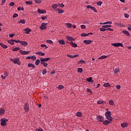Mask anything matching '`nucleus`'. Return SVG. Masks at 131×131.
I'll list each match as a JSON object with an SVG mask.
<instances>
[{"label":"nucleus","mask_w":131,"mask_h":131,"mask_svg":"<svg viewBox=\"0 0 131 131\" xmlns=\"http://www.w3.org/2000/svg\"><path fill=\"white\" fill-rule=\"evenodd\" d=\"M20 50V48L19 47H16L12 49V51L14 52H17V51H19Z\"/></svg>","instance_id":"nucleus-36"},{"label":"nucleus","mask_w":131,"mask_h":131,"mask_svg":"<svg viewBox=\"0 0 131 131\" xmlns=\"http://www.w3.org/2000/svg\"><path fill=\"white\" fill-rule=\"evenodd\" d=\"M106 102L104 101L99 100L97 101V104H105Z\"/></svg>","instance_id":"nucleus-30"},{"label":"nucleus","mask_w":131,"mask_h":131,"mask_svg":"<svg viewBox=\"0 0 131 131\" xmlns=\"http://www.w3.org/2000/svg\"><path fill=\"white\" fill-rule=\"evenodd\" d=\"M106 119H107L108 120H110L109 121H112V120H113V118H112L111 117V116H109L108 117H106Z\"/></svg>","instance_id":"nucleus-29"},{"label":"nucleus","mask_w":131,"mask_h":131,"mask_svg":"<svg viewBox=\"0 0 131 131\" xmlns=\"http://www.w3.org/2000/svg\"><path fill=\"white\" fill-rule=\"evenodd\" d=\"M97 120H98V121H100V122L104 121V117H102V116H98L97 117Z\"/></svg>","instance_id":"nucleus-6"},{"label":"nucleus","mask_w":131,"mask_h":131,"mask_svg":"<svg viewBox=\"0 0 131 131\" xmlns=\"http://www.w3.org/2000/svg\"><path fill=\"white\" fill-rule=\"evenodd\" d=\"M53 9H57L58 8V5L57 4H54L52 5Z\"/></svg>","instance_id":"nucleus-44"},{"label":"nucleus","mask_w":131,"mask_h":131,"mask_svg":"<svg viewBox=\"0 0 131 131\" xmlns=\"http://www.w3.org/2000/svg\"><path fill=\"white\" fill-rule=\"evenodd\" d=\"M66 26H68V28H71L72 27V25L70 23H66Z\"/></svg>","instance_id":"nucleus-35"},{"label":"nucleus","mask_w":131,"mask_h":131,"mask_svg":"<svg viewBox=\"0 0 131 131\" xmlns=\"http://www.w3.org/2000/svg\"><path fill=\"white\" fill-rule=\"evenodd\" d=\"M28 66L29 67H32V68H34V69L35 68V65H34V64H33L32 63H29L28 64Z\"/></svg>","instance_id":"nucleus-32"},{"label":"nucleus","mask_w":131,"mask_h":131,"mask_svg":"<svg viewBox=\"0 0 131 131\" xmlns=\"http://www.w3.org/2000/svg\"><path fill=\"white\" fill-rule=\"evenodd\" d=\"M15 5V3H14V2H11L9 4V6L10 7H13V6H14Z\"/></svg>","instance_id":"nucleus-57"},{"label":"nucleus","mask_w":131,"mask_h":131,"mask_svg":"<svg viewBox=\"0 0 131 131\" xmlns=\"http://www.w3.org/2000/svg\"><path fill=\"white\" fill-rule=\"evenodd\" d=\"M10 61H11V62H12L14 64H17L19 66L21 64V63H20V60L18 58H15V59L11 58Z\"/></svg>","instance_id":"nucleus-1"},{"label":"nucleus","mask_w":131,"mask_h":131,"mask_svg":"<svg viewBox=\"0 0 131 131\" xmlns=\"http://www.w3.org/2000/svg\"><path fill=\"white\" fill-rule=\"evenodd\" d=\"M15 36V34H9V37H14Z\"/></svg>","instance_id":"nucleus-62"},{"label":"nucleus","mask_w":131,"mask_h":131,"mask_svg":"<svg viewBox=\"0 0 131 131\" xmlns=\"http://www.w3.org/2000/svg\"><path fill=\"white\" fill-rule=\"evenodd\" d=\"M68 57H69V58H74V55H71L69 54H67Z\"/></svg>","instance_id":"nucleus-61"},{"label":"nucleus","mask_w":131,"mask_h":131,"mask_svg":"<svg viewBox=\"0 0 131 131\" xmlns=\"http://www.w3.org/2000/svg\"><path fill=\"white\" fill-rule=\"evenodd\" d=\"M18 23H21V24H25V23H26V20H25V19H21L18 21Z\"/></svg>","instance_id":"nucleus-24"},{"label":"nucleus","mask_w":131,"mask_h":131,"mask_svg":"<svg viewBox=\"0 0 131 131\" xmlns=\"http://www.w3.org/2000/svg\"><path fill=\"white\" fill-rule=\"evenodd\" d=\"M13 41H14V42H16L17 43L20 42L21 41H20V40H13Z\"/></svg>","instance_id":"nucleus-58"},{"label":"nucleus","mask_w":131,"mask_h":131,"mask_svg":"<svg viewBox=\"0 0 131 131\" xmlns=\"http://www.w3.org/2000/svg\"><path fill=\"white\" fill-rule=\"evenodd\" d=\"M112 46L115 47L116 48L118 47H121L122 48H123V44L121 43H112Z\"/></svg>","instance_id":"nucleus-3"},{"label":"nucleus","mask_w":131,"mask_h":131,"mask_svg":"<svg viewBox=\"0 0 131 131\" xmlns=\"http://www.w3.org/2000/svg\"><path fill=\"white\" fill-rule=\"evenodd\" d=\"M8 43H10V45H14V39H11L8 41Z\"/></svg>","instance_id":"nucleus-34"},{"label":"nucleus","mask_w":131,"mask_h":131,"mask_svg":"<svg viewBox=\"0 0 131 131\" xmlns=\"http://www.w3.org/2000/svg\"><path fill=\"white\" fill-rule=\"evenodd\" d=\"M35 131H44L43 129L39 127L38 128L36 129Z\"/></svg>","instance_id":"nucleus-47"},{"label":"nucleus","mask_w":131,"mask_h":131,"mask_svg":"<svg viewBox=\"0 0 131 131\" xmlns=\"http://www.w3.org/2000/svg\"><path fill=\"white\" fill-rule=\"evenodd\" d=\"M103 86H104V88H109V86H111V85L109 83H105L103 84Z\"/></svg>","instance_id":"nucleus-28"},{"label":"nucleus","mask_w":131,"mask_h":131,"mask_svg":"<svg viewBox=\"0 0 131 131\" xmlns=\"http://www.w3.org/2000/svg\"><path fill=\"white\" fill-rule=\"evenodd\" d=\"M33 58V56H28L26 57V59H32Z\"/></svg>","instance_id":"nucleus-59"},{"label":"nucleus","mask_w":131,"mask_h":131,"mask_svg":"<svg viewBox=\"0 0 131 131\" xmlns=\"http://www.w3.org/2000/svg\"><path fill=\"white\" fill-rule=\"evenodd\" d=\"M17 11H24V8L18 7Z\"/></svg>","instance_id":"nucleus-45"},{"label":"nucleus","mask_w":131,"mask_h":131,"mask_svg":"<svg viewBox=\"0 0 131 131\" xmlns=\"http://www.w3.org/2000/svg\"><path fill=\"white\" fill-rule=\"evenodd\" d=\"M128 125V124L127 123H123L121 124V126H122L123 128L126 127Z\"/></svg>","instance_id":"nucleus-20"},{"label":"nucleus","mask_w":131,"mask_h":131,"mask_svg":"<svg viewBox=\"0 0 131 131\" xmlns=\"http://www.w3.org/2000/svg\"><path fill=\"white\" fill-rule=\"evenodd\" d=\"M24 110H25V112H28V111H29V105L28 104H25Z\"/></svg>","instance_id":"nucleus-8"},{"label":"nucleus","mask_w":131,"mask_h":131,"mask_svg":"<svg viewBox=\"0 0 131 131\" xmlns=\"http://www.w3.org/2000/svg\"><path fill=\"white\" fill-rule=\"evenodd\" d=\"M123 32L124 33V34H125L126 35H127L128 36H129L130 35L128 31L126 30L123 31Z\"/></svg>","instance_id":"nucleus-33"},{"label":"nucleus","mask_w":131,"mask_h":131,"mask_svg":"<svg viewBox=\"0 0 131 131\" xmlns=\"http://www.w3.org/2000/svg\"><path fill=\"white\" fill-rule=\"evenodd\" d=\"M58 42L59 45H61V46H63V45H65V41H64V40H59Z\"/></svg>","instance_id":"nucleus-17"},{"label":"nucleus","mask_w":131,"mask_h":131,"mask_svg":"<svg viewBox=\"0 0 131 131\" xmlns=\"http://www.w3.org/2000/svg\"><path fill=\"white\" fill-rule=\"evenodd\" d=\"M114 72L115 74H119V73L120 72V70L119 69H115L114 70Z\"/></svg>","instance_id":"nucleus-21"},{"label":"nucleus","mask_w":131,"mask_h":131,"mask_svg":"<svg viewBox=\"0 0 131 131\" xmlns=\"http://www.w3.org/2000/svg\"><path fill=\"white\" fill-rule=\"evenodd\" d=\"M86 81H88V82H94V81H93V78L92 77L87 78Z\"/></svg>","instance_id":"nucleus-18"},{"label":"nucleus","mask_w":131,"mask_h":131,"mask_svg":"<svg viewBox=\"0 0 131 131\" xmlns=\"http://www.w3.org/2000/svg\"><path fill=\"white\" fill-rule=\"evenodd\" d=\"M70 45H71V46H72V47L73 48H77V44H76L73 42H71Z\"/></svg>","instance_id":"nucleus-16"},{"label":"nucleus","mask_w":131,"mask_h":131,"mask_svg":"<svg viewBox=\"0 0 131 131\" xmlns=\"http://www.w3.org/2000/svg\"><path fill=\"white\" fill-rule=\"evenodd\" d=\"M109 104H110V105H114V101H113V100H110L109 101Z\"/></svg>","instance_id":"nucleus-46"},{"label":"nucleus","mask_w":131,"mask_h":131,"mask_svg":"<svg viewBox=\"0 0 131 131\" xmlns=\"http://www.w3.org/2000/svg\"><path fill=\"white\" fill-rule=\"evenodd\" d=\"M47 25H48V23H42L41 26L40 27V29H41V30H45V29H47Z\"/></svg>","instance_id":"nucleus-4"},{"label":"nucleus","mask_w":131,"mask_h":131,"mask_svg":"<svg viewBox=\"0 0 131 131\" xmlns=\"http://www.w3.org/2000/svg\"><path fill=\"white\" fill-rule=\"evenodd\" d=\"M5 112V109L4 108H0V115H3L4 114Z\"/></svg>","instance_id":"nucleus-22"},{"label":"nucleus","mask_w":131,"mask_h":131,"mask_svg":"<svg viewBox=\"0 0 131 131\" xmlns=\"http://www.w3.org/2000/svg\"><path fill=\"white\" fill-rule=\"evenodd\" d=\"M100 31H103L104 32V31H106V30H107V29L102 28L100 29Z\"/></svg>","instance_id":"nucleus-54"},{"label":"nucleus","mask_w":131,"mask_h":131,"mask_svg":"<svg viewBox=\"0 0 131 131\" xmlns=\"http://www.w3.org/2000/svg\"><path fill=\"white\" fill-rule=\"evenodd\" d=\"M81 28H82V29H85V28H86V27H85V25H81Z\"/></svg>","instance_id":"nucleus-53"},{"label":"nucleus","mask_w":131,"mask_h":131,"mask_svg":"<svg viewBox=\"0 0 131 131\" xmlns=\"http://www.w3.org/2000/svg\"><path fill=\"white\" fill-rule=\"evenodd\" d=\"M102 2H101V1H99V2H98L97 3V6H101V5H102Z\"/></svg>","instance_id":"nucleus-51"},{"label":"nucleus","mask_w":131,"mask_h":131,"mask_svg":"<svg viewBox=\"0 0 131 131\" xmlns=\"http://www.w3.org/2000/svg\"><path fill=\"white\" fill-rule=\"evenodd\" d=\"M47 42H48V43H53V41L50 39H48L47 40Z\"/></svg>","instance_id":"nucleus-50"},{"label":"nucleus","mask_w":131,"mask_h":131,"mask_svg":"<svg viewBox=\"0 0 131 131\" xmlns=\"http://www.w3.org/2000/svg\"><path fill=\"white\" fill-rule=\"evenodd\" d=\"M4 76H5V77L8 76V73L7 72H5L4 73Z\"/></svg>","instance_id":"nucleus-63"},{"label":"nucleus","mask_w":131,"mask_h":131,"mask_svg":"<svg viewBox=\"0 0 131 131\" xmlns=\"http://www.w3.org/2000/svg\"><path fill=\"white\" fill-rule=\"evenodd\" d=\"M20 45H22V46H24V47H26V46L28 45V43L27 41H20Z\"/></svg>","instance_id":"nucleus-13"},{"label":"nucleus","mask_w":131,"mask_h":131,"mask_svg":"<svg viewBox=\"0 0 131 131\" xmlns=\"http://www.w3.org/2000/svg\"><path fill=\"white\" fill-rule=\"evenodd\" d=\"M58 6H59V7H60V8H64V7H65V5H64V4H58Z\"/></svg>","instance_id":"nucleus-48"},{"label":"nucleus","mask_w":131,"mask_h":131,"mask_svg":"<svg viewBox=\"0 0 131 131\" xmlns=\"http://www.w3.org/2000/svg\"><path fill=\"white\" fill-rule=\"evenodd\" d=\"M111 112L108 111L105 113L106 117H108V116H111Z\"/></svg>","instance_id":"nucleus-23"},{"label":"nucleus","mask_w":131,"mask_h":131,"mask_svg":"<svg viewBox=\"0 0 131 131\" xmlns=\"http://www.w3.org/2000/svg\"><path fill=\"white\" fill-rule=\"evenodd\" d=\"M77 71L78 73H82V68H78Z\"/></svg>","instance_id":"nucleus-39"},{"label":"nucleus","mask_w":131,"mask_h":131,"mask_svg":"<svg viewBox=\"0 0 131 131\" xmlns=\"http://www.w3.org/2000/svg\"><path fill=\"white\" fill-rule=\"evenodd\" d=\"M1 125L3 126L7 125V122H8V119L5 118H2L1 119Z\"/></svg>","instance_id":"nucleus-2"},{"label":"nucleus","mask_w":131,"mask_h":131,"mask_svg":"<svg viewBox=\"0 0 131 131\" xmlns=\"http://www.w3.org/2000/svg\"><path fill=\"white\" fill-rule=\"evenodd\" d=\"M0 46L1 47H2V48H3V49H7L8 48V46H7V45H5L3 43H1Z\"/></svg>","instance_id":"nucleus-27"},{"label":"nucleus","mask_w":131,"mask_h":131,"mask_svg":"<svg viewBox=\"0 0 131 131\" xmlns=\"http://www.w3.org/2000/svg\"><path fill=\"white\" fill-rule=\"evenodd\" d=\"M83 42H84V43H85V45H91V43H92V40H84Z\"/></svg>","instance_id":"nucleus-12"},{"label":"nucleus","mask_w":131,"mask_h":131,"mask_svg":"<svg viewBox=\"0 0 131 131\" xmlns=\"http://www.w3.org/2000/svg\"><path fill=\"white\" fill-rule=\"evenodd\" d=\"M102 28H110V27H112L111 25H106L104 26H102Z\"/></svg>","instance_id":"nucleus-19"},{"label":"nucleus","mask_w":131,"mask_h":131,"mask_svg":"<svg viewBox=\"0 0 131 131\" xmlns=\"http://www.w3.org/2000/svg\"><path fill=\"white\" fill-rule=\"evenodd\" d=\"M40 64L43 65L44 67H48V63H47V62H43L40 61Z\"/></svg>","instance_id":"nucleus-31"},{"label":"nucleus","mask_w":131,"mask_h":131,"mask_svg":"<svg viewBox=\"0 0 131 131\" xmlns=\"http://www.w3.org/2000/svg\"><path fill=\"white\" fill-rule=\"evenodd\" d=\"M26 4L27 5H32V1H26Z\"/></svg>","instance_id":"nucleus-42"},{"label":"nucleus","mask_w":131,"mask_h":131,"mask_svg":"<svg viewBox=\"0 0 131 131\" xmlns=\"http://www.w3.org/2000/svg\"><path fill=\"white\" fill-rule=\"evenodd\" d=\"M19 53H20V54H21L22 55H28V54L30 53V51H25L20 50H19Z\"/></svg>","instance_id":"nucleus-7"},{"label":"nucleus","mask_w":131,"mask_h":131,"mask_svg":"<svg viewBox=\"0 0 131 131\" xmlns=\"http://www.w3.org/2000/svg\"><path fill=\"white\" fill-rule=\"evenodd\" d=\"M120 88H121V86L120 85H116V89H117V90H120Z\"/></svg>","instance_id":"nucleus-60"},{"label":"nucleus","mask_w":131,"mask_h":131,"mask_svg":"<svg viewBox=\"0 0 131 131\" xmlns=\"http://www.w3.org/2000/svg\"><path fill=\"white\" fill-rule=\"evenodd\" d=\"M16 17H18V14L17 13H14L13 15V18H16Z\"/></svg>","instance_id":"nucleus-56"},{"label":"nucleus","mask_w":131,"mask_h":131,"mask_svg":"<svg viewBox=\"0 0 131 131\" xmlns=\"http://www.w3.org/2000/svg\"><path fill=\"white\" fill-rule=\"evenodd\" d=\"M36 55H40V56H45V54L43 52H41V51L40 52H37L35 53Z\"/></svg>","instance_id":"nucleus-15"},{"label":"nucleus","mask_w":131,"mask_h":131,"mask_svg":"<svg viewBox=\"0 0 131 131\" xmlns=\"http://www.w3.org/2000/svg\"><path fill=\"white\" fill-rule=\"evenodd\" d=\"M124 16L125 18H128L129 17V15H128L127 13H125Z\"/></svg>","instance_id":"nucleus-52"},{"label":"nucleus","mask_w":131,"mask_h":131,"mask_svg":"<svg viewBox=\"0 0 131 131\" xmlns=\"http://www.w3.org/2000/svg\"><path fill=\"white\" fill-rule=\"evenodd\" d=\"M76 116H77V117H81V113L80 112H77L76 114Z\"/></svg>","instance_id":"nucleus-37"},{"label":"nucleus","mask_w":131,"mask_h":131,"mask_svg":"<svg viewBox=\"0 0 131 131\" xmlns=\"http://www.w3.org/2000/svg\"><path fill=\"white\" fill-rule=\"evenodd\" d=\"M24 30L26 32V34H29V33L31 32V29L28 28L25 29Z\"/></svg>","instance_id":"nucleus-11"},{"label":"nucleus","mask_w":131,"mask_h":131,"mask_svg":"<svg viewBox=\"0 0 131 131\" xmlns=\"http://www.w3.org/2000/svg\"><path fill=\"white\" fill-rule=\"evenodd\" d=\"M66 38L67 39H68V40H69L70 41H74L75 40V39L73 38L71 36H67Z\"/></svg>","instance_id":"nucleus-9"},{"label":"nucleus","mask_w":131,"mask_h":131,"mask_svg":"<svg viewBox=\"0 0 131 131\" xmlns=\"http://www.w3.org/2000/svg\"><path fill=\"white\" fill-rule=\"evenodd\" d=\"M63 88H64V86L63 85H59L58 86V89H59V90H63Z\"/></svg>","instance_id":"nucleus-40"},{"label":"nucleus","mask_w":131,"mask_h":131,"mask_svg":"<svg viewBox=\"0 0 131 131\" xmlns=\"http://www.w3.org/2000/svg\"><path fill=\"white\" fill-rule=\"evenodd\" d=\"M40 62H48V61L51 60V58L47 57V58H40Z\"/></svg>","instance_id":"nucleus-5"},{"label":"nucleus","mask_w":131,"mask_h":131,"mask_svg":"<svg viewBox=\"0 0 131 131\" xmlns=\"http://www.w3.org/2000/svg\"><path fill=\"white\" fill-rule=\"evenodd\" d=\"M81 36H84V37L89 36V34H88L85 33H83L81 34Z\"/></svg>","instance_id":"nucleus-38"},{"label":"nucleus","mask_w":131,"mask_h":131,"mask_svg":"<svg viewBox=\"0 0 131 131\" xmlns=\"http://www.w3.org/2000/svg\"><path fill=\"white\" fill-rule=\"evenodd\" d=\"M38 12L39 14H45V13H47V11H46V10H41L40 9H38Z\"/></svg>","instance_id":"nucleus-10"},{"label":"nucleus","mask_w":131,"mask_h":131,"mask_svg":"<svg viewBox=\"0 0 131 131\" xmlns=\"http://www.w3.org/2000/svg\"><path fill=\"white\" fill-rule=\"evenodd\" d=\"M35 2L36 4H38V5H39L41 3V0H35Z\"/></svg>","instance_id":"nucleus-41"},{"label":"nucleus","mask_w":131,"mask_h":131,"mask_svg":"<svg viewBox=\"0 0 131 131\" xmlns=\"http://www.w3.org/2000/svg\"><path fill=\"white\" fill-rule=\"evenodd\" d=\"M91 10H92V11H94L95 13H97V9L94 7H92Z\"/></svg>","instance_id":"nucleus-43"},{"label":"nucleus","mask_w":131,"mask_h":131,"mask_svg":"<svg viewBox=\"0 0 131 131\" xmlns=\"http://www.w3.org/2000/svg\"><path fill=\"white\" fill-rule=\"evenodd\" d=\"M110 122H111V121L105 120L103 122V124H104V125H108V124H109Z\"/></svg>","instance_id":"nucleus-14"},{"label":"nucleus","mask_w":131,"mask_h":131,"mask_svg":"<svg viewBox=\"0 0 131 131\" xmlns=\"http://www.w3.org/2000/svg\"><path fill=\"white\" fill-rule=\"evenodd\" d=\"M40 62V60L39 59H37L35 62V64L36 66H38V65H39V62Z\"/></svg>","instance_id":"nucleus-26"},{"label":"nucleus","mask_w":131,"mask_h":131,"mask_svg":"<svg viewBox=\"0 0 131 131\" xmlns=\"http://www.w3.org/2000/svg\"><path fill=\"white\" fill-rule=\"evenodd\" d=\"M106 58H107V56L106 55H102L101 56H100V57H99V60H103V59H106Z\"/></svg>","instance_id":"nucleus-25"},{"label":"nucleus","mask_w":131,"mask_h":131,"mask_svg":"<svg viewBox=\"0 0 131 131\" xmlns=\"http://www.w3.org/2000/svg\"><path fill=\"white\" fill-rule=\"evenodd\" d=\"M103 24H112V21H106L105 23H104Z\"/></svg>","instance_id":"nucleus-55"},{"label":"nucleus","mask_w":131,"mask_h":131,"mask_svg":"<svg viewBox=\"0 0 131 131\" xmlns=\"http://www.w3.org/2000/svg\"><path fill=\"white\" fill-rule=\"evenodd\" d=\"M47 18H48V16H43V17L42 16L41 17L42 20H46Z\"/></svg>","instance_id":"nucleus-64"},{"label":"nucleus","mask_w":131,"mask_h":131,"mask_svg":"<svg viewBox=\"0 0 131 131\" xmlns=\"http://www.w3.org/2000/svg\"><path fill=\"white\" fill-rule=\"evenodd\" d=\"M47 74V70H43L42 72V74L45 75V74Z\"/></svg>","instance_id":"nucleus-49"}]
</instances>
